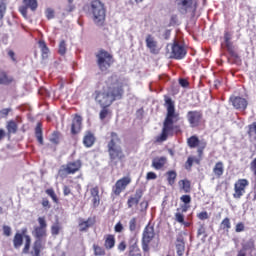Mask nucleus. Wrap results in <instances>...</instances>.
<instances>
[{
  "instance_id": "f257e3e1",
  "label": "nucleus",
  "mask_w": 256,
  "mask_h": 256,
  "mask_svg": "<svg viewBox=\"0 0 256 256\" xmlns=\"http://www.w3.org/2000/svg\"><path fill=\"white\" fill-rule=\"evenodd\" d=\"M38 226H34L32 231V235L35 238V241L32 245L31 250V236L28 233L27 228H22L21 232H16L12 243L14 249H22L23 255H31V256H41V251L45 249V242L47 241V220L44 216L38 217ZM31 250V251H30Z\"/></svg>"
},
{
  "instance_id": "f03ea898",
  "label": "nucleus",
  "mask_w": 256,
  "mask_h": 256,
  "mask_svg": "<svg viewBox=\"0 0 256 256\" xmlns=\"http://www.w3.org/2000/svg\"><path fill=\"white\" fill-rule=\"evenodd\" d=\"M125 90L123 85H119V80L114 81L113 76L109 77L102 91H95V101L100 107H111L117 100L123 99Z\"/></svg>"
},
{
  "instance_id": "7ed1b4c3",
  "label": "nucleus",
  "mask_w": 256,
  "mask_h": 256,
  "mask_svg": "<svg viewBox=\"0 0 256 256\" xmlns=\"http://www.w3.org/2000/svg\"><path fill=\"white\" fill-rule=\"evenodd\" d=\"M164 107L166 109V117L163 122V128L159 141H167V138L173 133V123H177L181 116L175 110V101L167 95L164 96Z\"/></svg>"
},
{
  "instance_id": "20e7f679",
  "label": "nucleus",
  "mask_w": 256,
  "mask_h": 256,
  "mask_svg": "<svg viewBox=\"0 0 256 256\" xmlns=\"http://www.w3.org/2000/svg\"><path fill=\"white\" fill-rule=\"evenodd\" d=\"M110 137L111 140L107 144L108 155L110 163H112V165H117V163L125 159V152H123L121 146L117 145L116 141H121L119 135L116 132H111Z\"/></svg>"
},
{
  "instance_id": "39448f33",
  "label": "nucleus",
  "mask_w": 256,
  "mask_h": 256,
  "mask_svg": "<svg viewBox=\"0 0 256 256\" xmlns=\"http://www.w3.org/2000/svg\"><path fill=\"white\" fill-rule=\"evenodd\" d=\"M89 11L92 14V21H94L95 25L103 27L107 17L105 3L101 2V0H92L90 2Z\"/></svg>"
},
{
  "instance_id": "423d86ee",
  "label": "nucleus",
  "mask_w": 256,
  "mask_h": 256,
  "mask_svg": "<svg viewBox=\"0 0 256 256\" xmlns=\"http://www.w3.org/2000/svg\"><path fill=\"white\" fill-rule=\"evenodd\" d=\"M95 57L99 70L102 73H109V69H111L113 63H115V58H113V54L109 53L105 49H100L96 53Z\"/></svg>"
},
{
  "instance_id": "0eeeda50",
  "label": "nucleus",
  "mask_w": 256,
  "mask_h": 256,
  "mask_svg": "<svg viewBox=\"0 0 256 256\" xmlns=\"http://www.w3.org/2000/svg\"><path fill=\"white\" fill-rule=\"evenodd\" d=\"M83 167V162L81 160H75L67 162L60 167L58 174L62 179H65L67 175H75V173H79Z\"/></svg>"
},
{
  "instance_id": "6e6552de",
  "label": "nucleus",
  "mask_w": 256,
  "mask_h": 256,
  "mask_svg": "<svg viewBox=\"0 0 256 256\" xmlns=\"http://www.w3.org/2000/svg\"><path fill=\"white\" fill-rule=\"evenodd\" d=\"M175 5L177 6L179 13H181L182 15H187L189 11H192V13H195V11H197V8L199 7V1L175 0Z\"/></svg>"
},
{
  "instance_id": "1a4fd4ad",
  "label": "nucleus",
  "mask_w": 256,
  "mask_h": 256,
  "mask_svg": "<svg viewBox=\"0 0 256 256\" xmlns=\"http://www.w3.org/2000/svg\"><path fill=\"white\" fill-rule=\"evenodd\" d=\"M155 239V227L148 224L142 234V250L144 253H149V245Z\"/></svg>"
},
{
  "instance_id": "9d476101",
  "label": "nucleus",
  "mask_w": 256,
  "mask_h": 256,
  "mask_svg": "<svg viewBox=\"0 0 256 256\" xmlns=\"http://www.w3.org/2000/svg\"><path fill=\"white\" fill-rule=\"evenodd\" d=\"M187 145L190 149H197L198 157H203V152L207 148V142L205 140H199V137L193 135L187 139Z\"/></svg>"
},
{
  "instance_id": "9b49d317",
  "label": "nucleus",
  "mask_w": 256,
  "mask_h": 256,
  "mask_svg": "<svg viewBox=\"0 0 256 256\" xmlns=\"http://www.w3.org/2000/svg\"><path fill=\"white\" fill-rule=\"evenodd\" d=\"M247 187H249V180L246 178H240L234 183V192L232 194L233 199L239 200L247 193Z\"/></svg>"
},
{
  "instance_id": "f8f14e48",
  "label": "nucleus",
  "mask_w": 256,
  "mask_h": 256,
  "mask_svg": "<svg viewBox=\"0 0 256 256\" xmlns=\"http://www.w3.org/2000/svg\"><path fill=\"white\" fill-rule=\"evenodd\" d=\"M186 118L190 127H192V129H195L196 127H200L201 123H203V112L198 110L188 111L186 114Z\"/></svg>"
},
{
  "instance_id": "ddd939ff",
  "label": "nucleus",
  "mask_w": 256,
  "mask_h": 256,
  "mask_svg": "<svg viewBox=\"0 0 256 256\" xmlns=\"http://www.w3.org/2000/svg\"><path fill=\"white\" fill-rule=\"evenodd\" d=\"M22 3L23 5L19 7V13H21L24 19H27L29 9L35 13V11H37L39 8L38 0H22Z\"/></svg>"
},
{
  "instance_id": "4468645a",
  "label": "nucleus",
  "mask_w": 256,
  "mask_h": 256,
  "mask_svg": "<svg viewBox=\"0 0 256 256\" xmlns=\"http://www.w3.org/2000/svg\"><path fill=\"white\" fill-rule=\"evenodd\" d=\"M187 55V48H185V45H182L179 43V41L175 40L171 47V58L172 59H185Z\"/></svg>"
},
{
  "instance_id": "2eb2a0df",
  "label": "nucleus",
  "mask_w": 256,
  "mask_h": 256,
  "mask_svg": "<svg viewBox=\"0 0 256 256\" xmlns=\"http://www.w3.org/2000/svg\"><path fill=\"white\" fill-rule=\"evenodd\" d=\"M131 185V177L125 176L117 180L115 185L112 187V193L119 197L123 191L127 189V186Z\"/></svg>"
},
{
  "instance_id": "dca6fc26",
  "label": "nucleus",
  "mask_w": 256,
  "mask_h": 256,
  "mask_svg": "<svg viewBox=\"0 0 256 256\" xmlns=\"http://www.w3.org/2000/svg\"><path fill=\"white\" fill-rule=\"evenodd\" d=\"M232 35L231 32L226 31L224 32V42H225V47L227 49V52L229 53L230 57L232 59H239V54L235 50V45H233V42H231Z\"/></svg>"
},
{
  "instance_id": "f3484780",
  "label": "nucleus",
  "mask_w": 256,
  "mask_h": 256,
  "mask_svg": "<svg viewBox=\"0 0 256 256\" xmlns=\"http://www.w3.org/2000/svg\"><path fill=\"white\" fill-rule=\"evenodd\" d=\"M146 47L152 55H159L161 53V47L159 42L155 40V37L151 34H148L145 39Z\"/></svg>"
},
{
  "instance_id": "a211bd4d",
  "label": "nucleus",
  "mask_w": 256,
  "mask_h": 256,
  "mask_svg": "<svg viewBox=\"0 0 256 256\" xmlns=\"http://www.w3.org/2000/svg\"><path fill=\"white\" fill-rule=\"evenodd\" d=\"M230 102L232 103L233 107L236 108L238 111H245L249 103L247 99L241 96H232L230 97Z\"/></svg>"
},
{
  "instance_id": "6ab92c4d",
  "label": "nucleus",
  "mask_w": 256,
  "mask_h": 256,
  "mask_svg": "<svg viewBox=\"0 0 256 256\" xmlns=\"http://www.w3.org/2000/svg\"><path fill=\"white\" fill-rule=\"evenodd\" d=\"M253 251H255V242L250 240L242 244V248L238 251L236 256H253Z\"/></svg>"
},
{
  "instance_id": "aec40b11",
  "label": "nucleus",
  "mask_w": 256,
  "mask_h": 256,
  "mask_svg": "<svg viewBox=\"0 0 256 256\" xmlns=\"http://www.w3.org/2000/svg\"><path fill=\"white\" fill-rule=\"evenodd\" d=\"M82 127H83V117H81L78 114H75L71 124L72 135H77L78 133H81Z\"/></svg>"
},
{
  "instance_id": "412c9836",
  "label": "nucleus",
  "mask_w": 256,
  "mask_h": 256,
  "mask_svg": "<svg viewBox=\"0 0 256 256\" xmlns=\"http://www.w3.org/2000/svg\"><path fill=\"white\" fill-rule=\"evenodd\" d=\"M143 197V189L139 188L135 191L134 196H130L127 200L128 209H132L135 205H139V201H141Z\"/></svg>"
},
{
  "instance_id": "4be33fe9",
  "label": "nucleus",
  "mask_w": 256,
  "mask_h": 256,
  "mask_svg": "<svg viewBox=\"0 0 256 256\" xmlns=\"http://www.w3.org/2000/svg\"><path fill=\"white\" fill-rule=\"evenodd\" d=\"M128 256H143V254H141V249L139 248V241L136 238L131 239Z\"/></svg>"
},
{
  "instance_id": "5701e85b",
  "label": "nucleus",
  "mask_w": 256,
  "mask_h": 256,
  "mask_svg": "<svg viewBox=\"0 0 256 256\" xmlns=\"http://www.w3.org/2000/svg\"><path fill=\"white\" fill-rule=\"evenodd\" d=\"M15 83V78L7 71L0 69V85H13Z\"/></svg>"
},
{
  "instance_id": "b1692460",
  "label": "nucleus",
  "mask_w": 256,
  "mask_h": 256,
  "mask_svg": "<svg viewBox=\"0 0 256 256\" xmlns=\"http://www.w3.org/2000/svg\"><path fill=\"white\" fill-rule=\"evenodd\" d=\"M165 165H167V157L165 156L156 157L152 160V167L156 171H161Z\"/></svg>"
},
{
  "instance_id": "393cba45",
  "label": "nucleus",
  "mask_w": 256,
  "mask_h": 256,
  "mask_svg": "<svg viewBox=\"0 0 256 256\" xmlns=\"http://www.w3.org/2000/svg\"><path fill=\"white\" fill-rule=\"evenodd\" d=\"M90 194L92 197V205L93 207H99L101 204V197L99 196V186H95L90 189Z\"/></svg>"
},
{
  "instance_id": "a878e982",
  "label": "nucleus",
  "mask_w": 256,
  "mask_h": 256,
  "mask_svg": "<svg viewBox=\"0 0 256 256\" xmlns=\"http://www.w3.org/2000/svg\"><path fill=\"white\" fill-rule=\"evenodd\" d=\"M115 235L113 234H106L104 235V248L107 251H111V249H113L115 247Z\"/></svg>"
},
{
  "instance_id": "bb28decb",
  "label": "nucleus",
  "mask_w": 256,
  "mask_h": 256,
  "mask_svg": "<svg viewBox=\"0 0 256 256\" xmlns=\"http://www.w3.org/2000/svg\"><path fill=\"white\" fill-rule=\"evenodd\" d=\"M97 220L95 217H89L87 220H82L79 222L80 231H87L90 227H93Z\"/></svg>"
},
{
  "instance_id": "cd10ccee",
  "label": "nucleus",
  "mask_w": 256,
  "mask_h": 256,
  "mask_svg": "<svg viewBox=\"0 0 256 256\" xmlns=\"http://www.w3.org/2000/svg\"><path fill=\"white\" fill-rule=\"evenodd\" d=\"M213 173L217 179H221V177H223V174L225 173V165L223 164V162H216L213 167Z\"/></svg>"
},
{
  "instance_id": "c85d7f7f",
  "label": "nucleus",
  "mask_w": 256,
  "mask_h": 256,
  "mask_svg": "<svg viewBox=\"0 0 256 256\" xmlns=\"http://www.w3.org/2000/svg\"><path fill=\"white\" fill-rule=\"evenodd\" d=\"M83 145L87 148L95 145V135L91 131H87L83 137Z\"/></svg>"
},
{
  "instance_id": "c756f323",
  "label": "nucleus",
  "mask_w": 256,
  "mask_h": 256,
  "mask_svg": "<svg viewBox=\"0 0 256 256\" xmlns=\"http://www.w3.org/2000/svg\"><path fill=\"white\" fill-rule=\"evenodd\" d=\"M178 185L180 187V191H183L184 193H191V181L187 179L180 180Z\"/></svg>"
},
{
  "instance_id": "7c9ffc66",
  "label": "nucleus",
  "mask_w": 256,
  "mask_h": 256,
  "mask_svg": "<svg viewBox=\"0 0 256 256\" xmlns=\"http://www.w3.org/2000/svg\"><path fill=\"white\" fill-rule=\"evenodd\" d=\"M180 201L184 203V205L182 206L183 213H187L190 207L189 205L191 204V195H187V194L182 195L180 197Z\"/></svg>"
},
{
  "instance_id": "2f4dec72",
  "label": "nucleus",
  "mask_w": 256,
  "mask_h": 256,
  "mask_svg": "<svg viewBox=\"0 0 256 256\" xmlns=\"http://www.w3.org/2000/svg\"><path fill=\"white\" fill-rule=\"evenodd\" d=\"M193 163H196V165H200L201 158H195L194 156H189L187 161L185 162V169H187V171H191V167H193Z\"/></svg>"
},
{
  "instance_id": "473e14b6",
  "label": "nucleus",
  "mask_w": 256,
  "mask_h": 256,
  "mask_svg": "<svg viewBox=\"0 0 256 256\" xmlns=\"http://www.w3.org/2000/svg\"><path fill=\"white\" fill-rule=\"evenodd\" d=\"M6 129L8 131V135H15L19 127L17 126V122H15L14 120H10L7 122Z\"/></svg>"
},
{
  "instance_id": "72a5a7b5",
  "label": "nucleus",
  "mask_w": 256,
  "mask_h": 256,
  "mask_svg": "<svg viewBox=\"0 0 256 256\" xmlns=\"http://www.w3.org/2000/svg\"><path fill=\"white\" fill-rule=\"evenodd\" d=\"M35 137L40 145H43V126L38 123L35 128Z\"/></svg>"
},
{
  "instance_id": "f704fd0d",
  "label": "nucleus",
  "mask_w": 256,
  "mask_h": 256,
  "mask_svg": "<svg viewBox=\"0 0 256 256\" xmlns=\"http://www.w3.org/2000/svg\"><path fill=\"white\" fill-rule=\"evenodd\" d=\"M5 13H7V0H0V27L3 25Z\"/></svg>"
},
{
  "instance_id": "c9c22d12",
  "label": "nucleus",
  "mask_w": 256,
  "mask_h": 256,
  "mask_svg": "<svg viewBox=\"0 0 256 256\" xmlns=\"http://www.w3.org/2000/svg\"><path fill=\"white\" fill-rule=\"evenodd\" d=\"M166 175L168 185H170V187H173V185H175V181H177V172H175L174 170H170L166 173Z\"/></svg>"
},
{
  "instance_id": "e433bc0d",
  "label": "nucleus",
  "mask_w": 256,
  "mask_h": 256,
  "mask_svg": "<svg viewBox=\"0 0 256 256\" xmlns=\"http://www.w3.org/2000/svg\"><path fill=\"white\" fill-rule=\"evenodd\" d=\"M101 110L99 113V119L101 121H104L105 119H107V117H109V115H111V109H109V106H100Z\"/></svg>"
},
{
  "instance_id": "4c0bfd02",
  "label": "nucleus",
  "mask_w": 256,
  "mask_h": 256,
  "mask_svg": "<svg viewBox=\"0 0 256 256\" xmlns=\"http://www.w3.org/2000/svg\"><path fill=\"white\" fill-rule=\"evenodd\" d=\"M220 229L229 233V230L231 229V219L229 217H226L221 221Z\"/></svg>"
},
{
  "instance_id": "58836bf2",
  "label": "nucleus",
  "mask_w": 256,
  "mask_h": 256,
  "mask_svg": "<svg viewBox=\"0 0 256 256\" xmlns=\"http://www.w3.org/2000/svg\"><path fill=\"white\" fill-rule=\"evenodd\" d=\"M250 171L253 173L255 177L253 201H256V157L250 162Z\"/></svg>"
},
{
  "instance_id": "ea45409f",
  "label": "nucleus",
  "mask_w": 256,
  "mask_h": 256,
  "mask_svg": "<svg viewBox=\"0 0 256 256\" xmlns=\"http://www.w3.org/2000/svg\"><path fill=\"white\" fill-rule=\"evenodd\" d=\"M39 48L41 49V53H42V57L45 59L48 57L49 55V47H47V44L45 43V41L40 40L38 42Z\"/></svg>"
},
{
  "instance_id": "a19ab883",
  "label": "nucleus",
  "mask_w": 256,
  "mask_h": 256,
  "mask_svg": "<svg viewBox=\"0 0 256 256\" xmlns=\"http://www.w3.org/2000/svg\"><path fill=\"white\" fill-rule=\"evenodd\" d=\"M93 251H94V255L95 256H105L107 255V252H105V248L97 245V244H93Z\"/></svg>"
},
{
  "instance_id": "79ce46f5",
  "label": "nucleus",
  "mask_w": 256,
  "mask_h": 256,
  "mask_svg": "<svg viewBox=\"0 0 256 256\" xmlns=\"http://www.w3.org/2000/svg\"><path fill=\"white\" fill-rule=\"evenodd\" d=\"M59 141H61V132L54 131L51 135L50 142L54 145H59Z\"/></svg>"
},
{
  "instance_id": "37998d69",
  "label": "nucleus",
  "mask_w": 256,
  "mask_h": 256,
  "mask_svg": "<svg viewBox=\"0 0 256 256\" xmlns=\"http://www.w3.org/2000/svg\"><path fill=\"white\" fill-rule=\"evenodd\" d=\"M45 193L48 195V197H51L54 203H59V198L57 197V194L53 188L46 189Z\"/></svg>"
},
{
  "instance_id": "c03bdc74",
  "label": "nucleus",
  "mask_w": 256,
  "mask_h": 256,
  "mask_svg": "<svg viewBox=\"0 0 256 256\" xmlns=\"http://www.w3.org/2000/svg\"><path fill=\"white\" fill-rule=\"evenodd\" d=\"M58 53L60 55H65L67 53V43L65 42V40L60 41Z\"/></svg>"
},
{
  "instance_id": "a18cd8bd",
  "label": "nucleus",
  "mask_w": 256,
  "mask_h": 256,
  "mask_svg": "<svg viewBox=\"0 0 256 256\" xmlns=\"http://www.w3.org/2000/svg\"><path fill=\"white\" fill-rule=\"evenodd\" d=\"M129 231H131V233L137 231V218L133 217L132 219H130Z\"/></svg>"
},
{
  "instance_id": "49530a36",
  "label": "nucleus",
  "mask_w": 256,
  "mask_h": 256,
  "mask_svg": "<svg viewBox=\"0 0 256 256\" xmlns=\"http://www.w3.org/2000/svg\"><path fill=\"white\" fill-rule=\"evenodd\" d=\"M60 231H61V224H59V222H56L51 226L52 235H59Z\"/></svg>"
},
{
  "instance_id": "de8ad7c7",
  "label": "nucleus",
  "mask_w": 256,
  "mask_h": 256,
  "mask_svg": "<svg viewBox=\"0 0 256 256\" xmlns=\"http://www.w3.org/2000/svg\"><path fill=\"white\" fill-rule=\"evenodd\" d=\"M176 249H177V255L183 256V253H185V243L180 242L176 244Z\"/></svg>"
},
{
  "instance_id": "09e8293b",
  "label": "nucleus",
  "mask_w": 256,
  "mask_h": 256,
  "mask_svg": "<svg viewBox=\"0 0 256 256\" xmlns=\"http://www.w3.org/2000/svg\"><path fill=\"white\" fill-rule=\"evenodd\" d=\"M201 235H204V237H207V230L205 228V224H200L197 230V237H201Z\"/></svg>"
},
{
  "instance_id": "8fccbe9b",
  "label": "nucleus",
  "mask_w": 256,
  "mask_h": 256,
  "mask_svg": "<svg viewBox=\"0 0 256 256\" xmlns=\"http://www.w3.org/2000/svg\"><path fill=\"white\" fill-rule=\"evenodd\" d=\"M45 13H46V19L48 20L55 19V10H53L52 8H47Z\"/></svg>"
},
{
  "instance_id": "3c124183",
  "label": "nucleus",
  "mask_w": 256,
  "mask_h": 256,
  "mask_svg": "<svg viewBox=\"0 0 256 256\" xmlns=\"http://www.w3.org/2000/svg\"><path fill=\"white\" fill-rule=\"evenodd\" d=\"M2 230H3V235L5 237H11V233H12L11 226L3 225Z\"/></svg>"
},
{
  "instance_id": "603ef678",
  "label": "nucleus",
  "mask_w": 256,
  "mask_h": 256,
  "mask_svg": "<svg viewBox=\"0 0 256 256\" xmlns=\"http://www.w3.org/2000/svg\"><path fill=\"white\" fill-rule=\"evenodd\" d=\"M9 113H11V108H4L0 110V119H6V117L9 116Z\"/></svg>"
},
{
  "instance_id": "864d4df0",
  "label": "nucleus",
  "mask_w": 256,
  "mask_h": 256,
  "mask_svg": "<svg viewBox=\"0 0 256 256\" xmlns=\"http://www.w3.org/2000/svg\"><path fill=\"white\" fill-rule=\"evenodd\" d=\"M243 231H245V223H243V222L237 223L236 226H235V232L236 233H243Z\"/></svg>"
},
{
  "instance_id": "5fc2aeb1",
  "label": "nucleus",
  "mask_w": 256,
  "mask_h": 256,
  "mask_svg": "<svg viewBox=\"0 0 256 256\" xmlns=\"http://www.w3.org/2000/svg\"><path fill=\"white\" fill-rule=\"evenodd\" d=\"M197 218L200 219V221H205L206 219H209V213H207V211H202L197 214Z\"/></svg>"
},
{
  "instance_id": "6e6d98bb",
  "label": "nucleus",
  "mask_w": 256,
  "mask_h": 256,
  "mask_svg": "<svg viewBox=\"0 0 256 256\" xmlns=\"http://www.w3.org/2000/svg\"><path fill=\"white\" fill-rule=\"evenodd\" d=\"M41 205L46 210H49L51 208V202H49V199L47 198H42Z\"/></svg>"
},
{
  "instance_id": "4d7b16f0",
  "label": "nucleus",
  "mask_w": 256,
  "mask_h": 256,
  "mask_svg": "<svg viewBox=\"0 0 256 256\" xmlns=\"http://www.w3.org/2000/svg\"><path fill=\"white\" fill-rule=\"evenodd\" d=\"M7 55L8 57H10L11 61H13V63H17V58L15 57V51L11 50V49H7Z\"/></svg>"
},
{
  "instance_id": "13d9d810",
  "label": "nucleus",
  "mask_w": 256,
  "mask_h": 256,
  "mask_svg": "<svg viewBox=\"0 0 256 256\" xmlns=\"http://www.w3.org/2000/svg\"><path fill=\"white\" fill-rule=\"evenodd\" d=\"M118 251H120V253H123V251H125L127 249V242H125V240L121 241L118 246H117Z\"/></svg>"
},
{
  "instance_id": "bf43d9fd",
  "label": "nucleus",
  "mask_w": 256,
  "mask_h": 256,
  "mask_svg": "<svg viewBox=\"0 0 256 256\" xmlns=\"http://www.w3.org/2000/svg\"><path fill=\"white\" fill-rule=\"evenodd\" d=\"M175 219H176L177 223H185V216L181 213H176Z\"/></svg>"
},
{
  "instance_id": "052dcab7",
  "label": "nucleus",
  "mask_w": 256,
  "mask_h": 256,
  "mask_svg": "<svg viewBox=\"0 0 256 256\" xmlns=\"http://www.w3.org/2000/svg\"><path fill=\"white\" fill-rule=\"evenodd\" d=\"M146 179H147V181H153V180L157 179V174L155 172H148L146 174Z\"/></svg>"
},
{
  "instance_id": "680f3d73",
  "label": "nucleus",
  "mask_w": 256,
  "mask_h": 256,
  "mask_svg": "<svg viewBox=\"0 0 256 256\" xmlns=\"http://www.w3.org/2000/svg\"><path fill=\"white\" fill-rule=\"evenodd\" d=\"M114 230L116 233H122L123 232V224H121V222H118L115 225Z\"/></svg>"
},
{
  "instance_id": "e2e57ef3",
  "label": "nucleus",
  "mask_w": 256,
  "mask_h": 256,
  "mask_svg": "<svg viewBox=\"0 0 256 256\" xmlns=\"http://www.w3.org/2000/svg\"><path fill=\"white\" fill-rule=\"evenodd\" d=\"M179 85H181V87H189V81H187L185 78H181L179 80Z\"/></svg>"
},
{
  "instance_id": "0e129e2a",
  "label": "nucleus",
  "mask_w": 256,
  "mask_h": 256,
  "mask_svg": "<svg viewBox=\"0 0 256 256\" xmlns=\"http://www.w3.org/2000/svg\"><path fill=\"white\" fill-rule=\"evenodd\" d=\"M63 194L65 197L71 195V188H69V186H64L63 187Z\"/></svg>"
},
{
  "instance_id": "69168bd1",
  "label": "nucleus",
  "mask_w": 256,
  "mask_h": 256,
  "mask_svg": "<svg viewBox=\"0 0 256 256\" xmlns=\"http://www.w3.org/2000/svg\"><path fill=\"white\" fill-rule=\"evenodd\" d=\"M140 207H142V211H143V209H144V211H147V209H148V207H149V202H147V201H142L141 203H140Z\"/></svg>"
},
{
  "instance_id": "338daca9",
  "label": "nucleus",
  "mask_w": 256,
  "mask_h": 256,
  "mask_svg": "<svg viewBox=\"0 0 256 256\" xmlns=\"http://www.w3.org/2000/svg\"><path fill=\"white\" fill-rule=\"evenodd\" d=\"M170 37H171V30H165L163 34V38L167 41L170 39Z\"/></svg>"
},
{
  "instance_id": "774afa93",
  "label": "nucleus",
  "mask_w": 256,
  "mask_h": 256,
  "mask_svg": "<svg viewBox=\"0 0 256 256\" xmlns=\"http://www.w3.org/2000/svg\"><path fill=\"white\" fill-rule=\"evenodd\" d=\"M5 130L0 129V141H2V139H5Z\"/></svg>"
}]
</instances>
